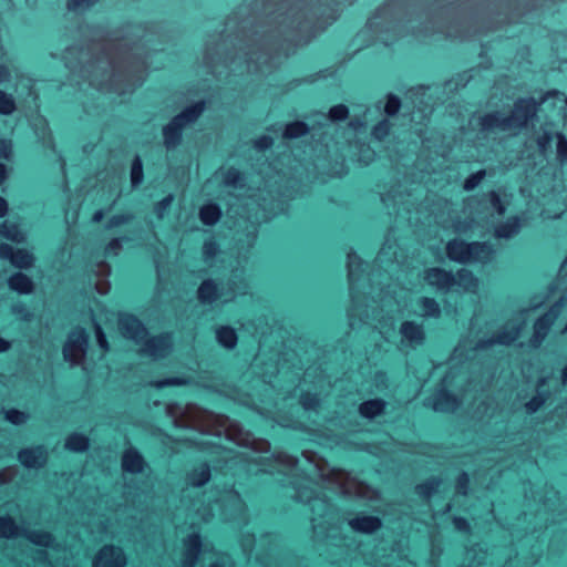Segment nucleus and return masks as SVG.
Here are the masks:
<instances>
[{"instance_id":"nucleus-1","label":"nucleus","mask_w":567,"mask_h":567,"mask_svg":"<svg viewBox=\"0 0 567 567\" xmlns=\"http://www.w3.org/2000/svg\"><path fill=\"white\" fill-rule=\"evenodd\" d=\"M258 7L267 19L268 30L259 40L257 49L245 53V62L249 73L266 74L275 66L279 52L272 53V40L282 35L285 40L299 44L308 41L318 31L323 30L338 17V9H329V14L317 17L320 8L309 7L303 0H249Z\"/></svg>"},{"instance_id":"nucleus-2","label":"nucleus","mask_w":567,"mask_h":567,"mask_svg":"<svg viewBox=\"0 0 567 567\" xmlns=\"http://www.w3.org/2000/svg\"><path fill=\"white\" fill-rule=\"evenodd\" d=\"M133 48L116 47L115 49L103 47L95 62L107 64L111 69L110 86L115 92L123 94L132 91L143 81L142 76H135L136 72L145 68V62L137 61L132 53Z\"/></svg>"},{"instance_id":"nucleus-3","label":"nucleus","mask_w":567,"mask_h":567,"mask_svg":"<svg viewBox=\"0 0 567 567\" xmlns=\"http://www.w3.org/2000/svg\"><path fill=\"white\" fill-rule=\"evenodd\" d=\"M295 489L293 497L310 506L312 513L311 524L317 536H329L331 527L338 522V513L329 499L313 488V482L309 477L290 481Z\"/></svg>"},{"instance_id":"nucleus-4","label":"nucleus","mask_w":567,"mask_h":567,"mask_svg":"<svg viewBox=\"0 0 567 567\" xmlns=\"http://www.w3.org/2000/svg\"><path fill=\"white\" fill-rule=\"evenodd\" d=\"M532 118V97L518 100L506 115L501 111L491 112L480 117L481 131L484 133L516 134Z\"/></svg>"},{"instance_id":"nucleus-5","label":"nucleus","mask_w":567,"mask_h":567,"mask_svg":"<svg viewBox=\"0 0 567 567\" xmlns=\"http://www.w3.org/2000/svg\"><path fill=\"white\" fill-rule=\"evenodd\" d=\"M446 255L451 260L460 264H487L493 259L494 249L487 243L453 239L446 245Z\"/></svg>"},{"instance_id":"nucleus-6","label":"nucleus","mask_w":567,"mask_h":567,"mask_svg":"<svg viewBox=\"0 0 567 567\" xmlns=\"http://www.w3.org/2000/svg\"><path fill=\"white\" fill-rule=\"evenodd\" d=\"M205 110L204 102H197L177 114L164 128L163 136L166 148L176 147L182 140V130L194 123Z\"/></svg>"},{"instance_id":"nucleus-7","label":"nucleus","mask_w":567,"mask_h":567,"mask_svg":"<svg viewBox=\"0 0 567 567\" xmlns=\"http://www.w3.org/2000/svg\"><path fill=\"white\" fill-rule=\"evenodd\" d=\"M347 268H348V280H349V291L352 301V308L349 311V317L355 316V307L360 300V289L361 281L365 277V269L362 259L353 251L350 250L347 255Z\"/></svg>"},{"instance_id":"nucleus-8","label":"nucleus","mask_w":567,"mask_h":567,"mask_svg":"<svg viewBox=\"0 0 567 567\" xmlns=\"http://www.w3.org/2000/svg\"><path fill=\"white\" fill-rule=\"evenodd\" d=\"M87 348V334L84 329L76 328L68 337L63 347L64 360L70 362L71 365L81 363L85 357Z\"/></svg>"},{"instance_id":"nucleus-9","label":"nucleus","mask_w":567,"mask_h":567,"mask_svg":"<svg viewBox=\"0 0 567 567\" xmlns=\"http://www.w3.org/2000/svg\"><path fill=\"white\" fill-rule=\"evenodd\" d=\"M522 330V320L518 318L515 320V322H508L505 324V327L502 329L501 332H498L496 336H493L489 339L486 340H480L474 349L475 350H484L493 344H504L508 346L512 342H514Z\"/></svg>"},{"instance_id":"nucleus-10","label":"nucleus","mask_w":567,"mask_h":567,"mask_svg":"<svg viewBox=\"0 0 567 567\" xmlns=\"http://www.w3.org/2000/svg\"><path fill=\"white\" fill-rule=\"evenodd\" d=\"M118 329L123 337L136 343H142L148 334L145 326L136 317L127 313L120 316Z\"/></svg>"},{"instance_id":"nucleus-11","label":"nucleus","mask_w":567,"mask_h":567,"mask_svg":"<svg viewBox=\"0 0 567 567\" xmlns=\"http://www.w3.org/2000/svg\"><path fill=\"white\" fill-rule=\"evenodd\" d=\"M142 353L152 357L153 359H162L168 355L172 350L173 342L169 333H164L148 338L142 342Z\"/></svg>"},{"instance_id":"nucleus-12","label":"nucleus","mask_w":567,"mask_h":567,"mask_svg":"<svg viewBox=\"0 0 567 567\" xmlns=\"http://www.w3.org/2000/svg\"><path fill=\"white\" fill-rule=\"evenodd\" d=\"M125 564L124 551L113 545L102 547L93 559V567H124Z\"/></svg>"},{"instance_id":"nucleus-13","label":"nucleus","mask_w":567,"mask_h":567,"mask_svg":"<svg viewBox=\"0 0 567 567\" xmlns=\"http://www.w3.org/2000/svg\"><path fill=\"white\" fill-rule=\"evenodd\" d=\"M556 140V158L560 165L567 164V138L563 133H544L537 140V145L543 154L551 147Z\"/></svg>"},{"instance_id":"nucleus-14","label":"nucleus","mask_w":567,"mask_h":567,"mask_svg":"<svg viewBox=\"0 0 567 567\" xmlns=\"http://www.w3.org/2000/svg\"><path fill=\"white\" fill-rule=\"evenodd\" d=\"M402 346L416 348L424 343L425 331L421 323L414 321H404L400 327Z\"/></svg>"},{"instance_id":"nucleus-15","label":"nucleus","mask_w":567,"mask_h":567,"mask_svg":"<svg viewBox=\"0 0 567 567\" xmlns=\"http://www.w3.org/2000/svg\"><path fill=\"white\" fill-rule=\"evenodd\" d=\"M425 281L440 292H449L453 290V272L442 268H429L424 275Z\"/></svg>"},{"instance_id":"nucleus-16","label":"nucleus","mask_w":567,"mask_h":567,"mask_svg":"<svg viewBox=\"0 0 567 567\" xmlns=\"http://www.w3.org/2000/svg\"><path fill=\"white\" fill-rule=\"evenodd\" d=\"M426 405L437 412H453L458 408L460 402L454 394L445 389H440L426 400Z\"/></svg>"},{"instance_id":"nucleus-17","label":"nucleus","mask_w":567,"mask_h":567,"mask_svg":"<svg viewBox=\"0 0 567 567\" xmlns=\"http://www.w3.org/2000/svg\"><path fill=\"white\" fill-rule=\"evenodd\" d=\"M48 453L44 446L22 449L18 453L19 462L27 468H41L45 465Z\"/></svg>"},{"instance_id":"nucleus-18","label":"nucleus","mask_w":567,"mask_h":567,"mask_svg":"<svg viewBox=\"0 0 567 567\" xmlns=\"http://www.w3.org/2000/svg\"><path fill=\"white\" fill-rule=\"evenodd\" d=\"M202 549V539L199 534L193 533L184 540V553L181 561L182 567H194L197 563Z\"/></svg>"},{"instance_id":"nucleus-19","label":"nucleus","mask_w":567,"mask_h":567,"mask_svg":"<svg viewBox=\"0 0 567 567\" xmlns=\"http://www.w3.org/2000/svg\"><path fill=\"white\" fill-rule=\"evenodd\" d=\"M121 465L124 472L141 474L147 464L143 455L135 447H128L122 455Z\"/></svg>"},{"instance_id":"nucleus-20","label":"nucleus","mask_w":567,"mask_h":567,"mask_svg":"<svg viewBox=\"0 0 567 567\" xmlns=\"http://www.w3.org/2000/svg\"><path fill=\"white\" fill-rule=\"evenodd\" d=\"M234 430L238 432L234 437L238 445L250 447L252 453H267L269 451L270 443L267 440L256 439L250 433L237 429V425H234Z\"/></svg>"},{"instance_id":"nucleus-21","label":"nucleus","mask_w":567,"mask_h":567,"mask_svg":"<svg viewBox=\"0 0 567 567\" xmlns=\"http://www.w3.org/2000/svg\"><path fill=\"white\" fill-rule=\"evenodd\" d=\"M453 290L457 292H476L478 279L467 269H461L453 274Z\"/></svg>"},{"instance_id":"nucleus-22","label":"nucleus","mask_w":567,"mask_h":567,"mask_svg":"<svg viewBox=\"0 0 567 567\" xmlns=\"http://www.w3.org/2000/svg\"><path fill=\"white\" fill-rule=\"evenodd\" d=\"M381 519L377 516L363 515L349 520V526L359 533L372 534L381 527Z\"/></svg>"},{"instance_id":"nucleus-23","label":"nucleus","mask_w":567,"mask_h":567,"mask_svg":"<svg viewBox=\"0 0 567 567\" xmlns=\"http://www.w3.org/2000/svg\"><path fill=\"white\" fill-rule=\"evenodd\" d=\"M563 307L561 302L556 303L550 308V310L542 318H539L534 323V339L536 337H543L546 331L549 329V327L554 323L556 318L558 317L560 309Z\"/></svg>"},{"instance_id":"nucleus-24","label":"nucleus","mask_w":567,"mask_h":567,"mask_svg":"<svg viewBox=\"0 0 567 567\" xmlns=\"http://www.w3.org/2000/svg\"><path fill=\"white\" fill-rule=\"evenodd\" d=\"M0 235L8 240H11L17 244H21L25 241L27 235L21 229L20 225L11 221L4 220L0 226Z\"/></svg>"},{"instance_id":"nucleus-25","label":"nucleus","mask_w":567,"mask_h":567,"mask_svg":"<svg viewBox=\"0 0 567 567\" xmlns=\"http://www.w3.org/2000/svg\"><path fill=\"white\" fill-rule=\"evenodd\" d=\"M8 286L11 290L21 295H29L34 288L32 280L22 272L13 274L8 279Z\"/></svg>"},{"instance_id":"nucleus-26","label":"nucleus","mask_w":567,"mask_h":567,"mask_svg":"<svg viewBox=\"0 0 567 567\" xmlns=\"http://www.w3.org/2000/svg\"><path fill=\"white\" fill-rule=\"evenodd\" d=\"M216 340L219 346L227 350H233L238 342L236 330L229 326H220L215 331Z\"/></svg>"},{"instance_id":"nucleus-27","label":"nucleus","mask_w":567,"mask_h":567,"mask_svg":"<svg viewBox=\"0 0 567 567\" xmlns=\"http://www.w3.org/2000/svg\"><path fill=\"white\" fill-rule=\"evenodd\" d=\"M21 536L27 538L34 545L51 547L54 544V537L51 533L45 530H34V529H24L22 528Z\"/></svg>"},{"instance_id":"nucleus-28","label":"nucleus","mask_w":567,"mask_h":567,"mask_svg":"<svg viewBox=\"0 0 567 567\" xmlns=\"http://www.w3.org/2000/svg\"><path fill=\"white\" fill-rule=\"evenodd\" d=\"M210 480V467L208 464H200L187 474V483L194 487H200Z\"/></svg>"},{"instance_id":"nucleus-29","label":"nucleus","mask_w":567,"mask_h":567,"mask_svg":"<svg viewBox=\"0 0 567 567\" xmlns=\"http://www.w3.org/2000/svg\"><path fill=\"white\" fill-rule=\"evenodd\" d=\"M385 409V402L381 399H373L362 402L359 405V413L365 419H374L375 416L383 413Z\"/></svg>"},{"instance_id":"nucleus-30","label":"nucleus","mask_w":567,"mask_h":567,"mask_svg":"<svg viewBox=\"0 0 567 567\" xmlns=\"http://www.w3.org/2000/svg\"><path fill=\"white\" fill-rule=\"evenodd\" d=\"M22 528L11 516H0V538L12 539L21 536Z\"/></svg>"},{"instance_id":"nucleus-31","label":"nucleus","mask_w":567,"mask_h":567,"mask_svg":"<svg viewBox=\"0 0 567 567\" xmlns=\"http://www.w3.org/2000/svg\"><path fill=\"white\" fill-rule=\"evenodd\" d=\"M221 209L217 204H206L199 209V219L204 225L213 226L219 221Z\"/></svg>"},{"instance_id":"nucleus-32","label":"nucleus","mask_w":567,"mask_h":567,"mask_svg":"<svg viewBox=\"0 0 567 567\" xmlns=\"http://www.w3.org/2000/svg\"><path fill=\"white\" fill-rule=\"evenodd\" d=\"M520 230V221L517 217L507 219L505 223L499 224L495 228V237L497 238H512Z\"/></svg>"},{"instance_id":"nucleus-33","label":"nucleus","mask_w":567,"mask_h":567,"mask_svg":"<svg viewBox=\"0 0 567 567\" xmlns=\"http://www.w3.org/2000/svg\"><path fill=\"white\" fill-rule=\"evenodd\" d=\"M10 262L20 269H29L34 264V256L27 249H14Z\"/></svg>"},{"instance_id":"nucleus-34","label":"nucleus","mask_w":567,"mask_h":567,"mask_svg":"<svg viewBox=\"0 0 567 567\" xmlns=\"http://www.w3.org/2000/svg\"><path fill=\"white\" fill-rule=\"evenodd\" d=\"M417 305L422 309L421 316L424 318L436 319L441 316V307L433 298L422 297L419 299Z\"/></svg>"},{"instance_id":"nucleus-35","label":"nucleus","mask_w":567,"mask_h":567,"mask_svg":"<svg viewBox=\"0 0 567 567\" xmlns=\"http://www.w3.org/2000/svg\"><path fill=\"white\" fill-rule=\"evenodd\" d=\"M197 296L203 303L214 302L218 297L215 282L210 279L204 280L198 288Z\"/></svg>"},{"instance_id":"nucleus-36","label":"nucleus","mask_w":567,"mask_h":567,"mask_svg":"<svg viewBox=\"0 0 567 567\" xmlns=\"http://www.w3.org/2000/svg\"><path fill=\"white\" fill-rule=\"evenodd\" d=\"M89 447V439L84 434L73 433L65 440V449L72 452H84Z\"/></svg>"},{"instance_id":"nucleus-37","label":"nucleus","mask_w":567,"mask_h":567,"mask_svg":"<svg viewBox=\"0 0 567 567\" xmlns=\"http://www.w3.org/2000/svg\"><path fill=\"white\" fill-rule=\"evenodd\" d=\"M442 484V480L439 477H431L425 482L416 485V494L423 498H430Z\"/></svg>"},{"instance_id":"nucleus-38","label":"nucleus","mask_w":567,"mask_h":567,"mask_svg":"<svg viewBox=\"0 0 567 567\" xmlns=\"http://www.w3.org/2000/svg\"><path fill=\"white\" fill-rule=\"evenodd\" d=\"M275 462L285 468V474L289 475L297 470L298 458L284 452L272 455Z\"/></svg>"},{"instance_id":"nucleus-39","label":"nucleus","mask_w":567,"mask_h":567,"mask_svg":"<svg viewBox=\"0 0 567 567\" xmlns=\"http://www.w3.org/2000/svg\"><path fill=\"white\" fill-rule=\"evenodd\" d=\"M308 132V125L305 122L297 121L287 124L282 135L285 138H297L306 135Z\"/></svg>"},{"instance_id":"nucleus-40","label":"nucleus","mask_w":567,"mask_h":567,"mask_svg":"<svg viewBox=\"0 0 567 567\" xmlns=\"http://www.w3.org/2000/svg\"><path fill=\"white\" fill-rule=\"evenodd\" d=\"M17 110V103L12 94L0 90V115H11Z\"/></svg>"},{"instance_id":"nucleus-41","label":"nucleus","mask_w":567,"mask_h":567,"mask_svg":"<svg viewBox=\"0 0 567 567\" xmlns=\"http://www.w3.org/2000/svg\"><path fill=\"white\" fill-rule=\"evenodd\" d=\"M319 115L323 121H343L348 117L349 110L344 104H338L329 110L328 116L323 113H320Z\"/></svg>"},{"instance_id":"nucleus-42","label":"nucleus","mask_w":567,"mask_h":567,"mask_svg":"<svg viewBox=\"0 0 567 567\" xmlns=\"http://www.w3.org/2000/svg\"><path fill=\"white\" fill-rule=\"evenodd\" d=\"M143 182V164L140 156H135L131 167V183L133 187L138 186Z\"/></svg>"},{"instance_id":"nucleus-43","label":"nucleus","mask_w":567,"mask_h":567,"mask_svg":"<svg viewBox=\"0 0 567 567\" xmlns=\"http://www.w3.org/2000/svg\"><path fill=\"white\" fill-rule=\"evenodd\" d=\"M241 174L237 168L230 167L223 174V183L226 186L239 187L241 186Z\"/></svg>"},{"instance_id":"nucleus-44","label":"nucleus","mask_w":567,"mask_h":567,"mask_svg":"<svg viewBox=\"0 0 567 567\" xmlns=\"http://www.w3.org/2000/svg\"><path fill=\"white\" fill-rule=\"evenodd\" d=\"M97 0H68L66 8L73 12H84L93 7Z\"/></svg>"},{"instance_id":"nucleus-45","label":"nucleus","mask_w":567,"mask_h":567,"mask_svg":"<svg viewBox=\"0 0 567 567\" xmlns=\"http://www.w3.org/2000/svg\"><path fill=\"white\" fill-rule=\"evenodd\" d=\"M227 499L229 503H231V505L235 507L237 514L236 515H231V519H236L237 517H241L246 511V507H245V504L240 497V495L236 492H230L228 495H227Z\"/></svg>"},{"instance_id":"nucleus-46","label":"nucleus","mask_w":567,"mask_h":567,"mask_svg":"<svg viewBox=\"0 0 567 567\" xmlns=\"http://www.w3.org/2000/svg\"><path fill=\"white\" fill-rule=\"evenodd\" d=\"M186 379L179 377L165 378L151 382V385L156 389H163L166 386H177L186 384Z\"/></svg>"},{"instance_id":"nucleus-47","label":"nucleus","mask_w":567,"mask_h":567,"mask_svg":"<svg viewBox=\"0 0 567 567\" xmlns=\"http://www.w3.org/2000/svg\"><path fill=\"white\" fill-rule=\"evenodd\" d=\"M219 251V245L214 240H206L203 245V257L205 262H210Z\"/></svg>"},{"instance_id":"nucleus-48","label":"nucleus","mask_w":567,"mask_h":567,"mask_svg":"<svg viewBox=\"0 0 567 567\" xmlns=\"http://www.w3.org/2000/svg\"><path fill=\"white\" fill-rule=\"evenodd\" d=\"M390 132V122L388 120H382L378 124H375L372 128V136L378 140H384Z\"/></svg>"},{"instance_id":"nucleus-49","label":"nucleus","mask_w":567,"mask_h":567,"mask_svg":"<svg viewBox=\"0 0 567 567\" xmlns=\"http://www.w3.org/2000/svg\"><path fill=\"white\" fill-rule=\"evenodd\" d=\"M300 403L305 410H316L320 404V399L313 393H303L300 396Z\"/></svg>"},{"instance_id":"nucleus-50","label":"nucleus","mask_w":567,"mask_h":567,"mask_svg":"<svg viewBox=\"0 0 567 567\" xmlns=\"http://www.w3.org/2000/svg\"><path fill=\"white\" fill-rule=\"evenodd\" d=\"M133 218H134V215L131 213L114 215L109 219V221L105 225V228L112 229V228L118 227L121 225H124V224L131 221Z\"/></svg>"},{"instance_id":"nucleus-51","label":"nucleus","mask_w":567,"mask_h":567,"mask_svg":"<svg viewBox=\"0 0 567 567\" xmlns=\"http://www.w3.org/2000/svg\"><path fill=\"white\" fill-rule=\"evenodd\" d=\"M6 420L12 424L20 425L27 422L28 415L22 411L10 409L6 411Z\"/></svg>"},{"instance_id":"nucleus-52","label":"nucleus","mask_w":567,"mask_h":567,"mask_svg":"<svg viewBox=\"0 0 567 567\" xmlns=\"http://www.w3.org/2000/svg\"><path fill=\"white\" fill-rule=\"evenodd\" d=\"M485 176V171H478L476 173L471 174L465 181H464V189L470 192L473 190L478 184L482 182V179Z\"/></svg>"},{"instance_id":"nucleus-53","label":"nucleus","mask_w":567,"mask_h":567,"mask_svg":"<svg viewBox=\"0 0 567 567\" xmlns=\"http://www.w3.org/2000/svg\"><path fill=\"white\" fill-rule=\"evenodd\" d=\"M400 106H401L400 99L398 96H395L394 94H389L388 101L384 106V112L390 116L395 115L399 112Z\"/></svg>"},{"instance_id":"nucleus-54","label":"nucleus","mask_w":567,"mask_h":567,"mask_svg":"<svg viewBox=\"0 0 567 567\" xmlns=\"http://www.w3.org/2000/svg\"><path fill=\"white\" fill-rule=\"evenodd\" d=\"M470 486V477L466 472H462L456 481V492L461 495H466Z\"/></svg>"},{"instance_id":"nucleus-55","label":"nucleus","mask_w":567,"mask_h":567,"mask_svg":"<svg viewBox=\"0 0 567 567\" xmlns=\"http://www.w3.org/2000/svg\"><path fill=\"white\" fill-rule=\"evenodd\" d=\"M123 240H128V238H113L105 247V254L106 255H114L117 256L120 251L122 250V243Z\"/></svg>"},{"instance_id":"nucleus-56","label":"nucleus","mask_w":567,"mask_h":567,"mask_svg":"<svg viewBox=\"0 0 567 567\" xmlns=\"http://www.w3.org/2000/svg\"><path fill=\"white\" fill-rule=\"evenodd\" d=\"M18 473L16 466H9L0 470V485L11 482Z\"/></svg>"},{"instance_id":"nucleus-57","label":"nucleus","mask_w":567,"mask_h":567,"mask_svg":"<svg viewBox=\"0 0 567 567\" xmlns=\"http://www.w3.org/2000/svg\"><path fill=\"white\" fill-rule=\"evenodd\" d=\"M488 197L493 209H495L498 215H503L505 213V206L503 205L498 194L495 190H492L488 193Z\"/></svg>"},{"instance_id":"nucleus-58","label":"nucleus","mask_w":567,"mask_h":567,"mask_svg":"<svg viewBox=\"0 0 567 567\" xmlns=\"http://www.w3.org/2000/svg\"><path fill=\"white\" fill-rule=\"evenodd\" d=\"M172 202H173V196L168 195L155 205L154 210H155L156 215L158 216V218H163L166 209L171 206Z\"/></svg>"},{"instance_id":"nucleus-59","label":"nucleus","mask_w":567,"mask_h":567,"mask_svg":"<svg viewBox=\"0 0 567 567\" xmlns=\"http://www.w3.org/2000/svg\"><path fill=\"white\" fill-rule=\"evenodd\" d=\"M94 330H95V336H96V340H97L99 347L103 351H107L109 350V343H107L106 337H105L101 326L97 322H94Z\"/></svg>"},{"instance_id":"nucleus-60","label":"nucleus","mask_w":567,"mask_h":567,"mask_svg":"<svg viewBox=\"0 0 567 567\" xmlns=\"http://www.w3.org/2000/svg\"><path fill=\"white\" fill-rule=\"evenodd\" d=\"M272 144H274L272 137H270L268 135H262L254 142V147L257 151H265V150H268L269 147H271Z\"/></svg>"},{"instance_id":"nucleus-61","label":"nucleus","mask_w":567,"mask_h":567,"mask_svg":"<svg viewBox=\"0 0 567 567\" xmlns=\"http://www.w3.org/2000/svg\"><path fill=\"white\" fill-rule=\"evenodd\" d=\"M12 155V143L9 140H0V158L10 159Z\"/></svg>"},{"instance_id":"nucleus-62","label":"nucleus","mask_w":567,"mask_h":567,"mask_svg":"<svg viewBox=\"0 0 567 567\" xmlns=\"http://www.w3.org/2000/svg\"><path fill=\"white\" fill-rule=\"evenodd\" d=\"M255 544V537L252 535L244 536L241 539V548L247 556H250Z\"/></svg>"},{"instance_id":"nucleus-63","label":"nucleus","mask_w":567,"mask_h":567,"mask_svg":"<svg viewBox=\"0 0 567 567\" xmlns=\"http://www.w3.org/2000/svg\"><path fill=\"white\" fill-rule=\"evenodd\" d=\"M550 96L555 97L556 100H558L559 102L564 103L567 106V97L565 96V94L558 91L548 92L544 97L540 99L539 104H544Z\"/></svg>"},{"instance_id":"nucleus-64","label":"nucleus","mask_w":567,"mask_h":567,"mask_svg":"<svg viewBox=\"0 0 567 567\" xmlns=\"http://www.w3.org/2000/svg\"><path fill=\"white\" fill-rule=\"evenodd\" d=\"M453 524H454V527L460 532L467 533L470 530V524L463 517H454Z\"/></svg>"}]
</instances>
